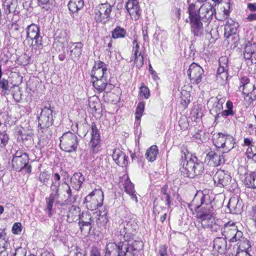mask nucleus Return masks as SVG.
<instances>
[{
	"mask_svg": "<svg viewBox=\"0 0 256 256\" xmlns=\"http://www.w3.org/2000/svg\"><path fill=\"white\" fill-rule=\"evenodd\" d=\"M214 212L209 208L196 212L197 221L195 223L198 235L204 237L206 234V228H208L212 232H217L220 226V220H215Z\"/></svg>",
	"mask_w": 256,
	"mask_h": 256,
	"instance_id": "1",
	"label": "nucleus"
},
{
	"mask_svg": "<svg viewBox=\"0 0 256 256\" xmlns=\"http://www.w3.org/2000/svg\"><path fill=\"white\" fill-rule=\"evenodd\" d=\"M138 228L136 216L128 214L122 220L112 233L114 238L124 240H133Z\"/></svg>",
	"mask_w": 256,
	"mask_h": 256,
	"instance_id": "2",
	"label": "nucleus"
},
{
	"mask_svg": "<svg viewBox=\"0 0 256 256\" xmlns=\"http://www.w3.org/2000/svg\"><path fill=\"white\" fill-rule=\"evenodd\" d=\"M182 156L180 164L182 165L180 168L182 175L190 178L202 174L204 170V164L194 154L184 153Z\"/></svg>",
	"mask_w": 256,
	"mask_h": 256,
	"instance_id": "3",
	"label": "nucleus"
},
{
	"mask_svg": "<svg viewBox=\"0 0 256 256\" xmlns=\"http://www.w3.org/2000/svg\"><path fill=\"white\" fill-rule=\"evenodd\" d=\"M116 242L120 256H134L143 248L142 240H124L113 237Z\"/></svg>",
	"mask_w": 256,
	"mask_h": 256,
	"instance_id": "4",
	"label": "nucleus"
},
{
	"mask_svg": "<svg viewBox=\"0 0 256 256\" xmlns=\"http://www.w3.org/2000/svg\"><path fill=\"white\" fill-rule=\"evenodd\" d=\"M188 12L192 14H196V18L203 22H206L212 18L216 14V10L209 3H205L198 7L194 3L190 4L188 8Z\"/></svg>",
	"mask_w": 256,
	"mask_h": 256,
	"instance_id": "5",
	"label": "nucleus"
},
{
	"mask_svg": "<svg viewBox=\"0 0 256 256\" xmlns=\"http://www.w3.org/2000/svg\"><path fill=\"white\" fill-rule=\"evenodd\" d=\"M26 40L34 49H40L42 47V37L40 32V26L34 24H32L26 28Z\"/></svg>",
	"mask_w": 256,
	"mask_h": 256,
	"instance_id": "6",
	"label": "nucleus"
},
{
	"mask_svg": "<svg viewBox=\"0 0 256 256\" xmlns=\"http://www.w3.org/2000/svg\"><path fill=\"white\" fill-rule=\"evenodd\" d=\"M213 142L217 148H222V153L230 152L234 148L236 141L234 137L228 134L218 133L214 136Z\"/></svg>",
	"mask_w": 256,
	"mask_h": 256,
	"instance_id": "7",
	"label": "nucleus"
},
{
	"mask_svg": "<svg viewBox=\"0 0 256 256\" xmlns=\"http://www.w3.org/2000/svg\"><path fill=\"white\" fill-rule=\"evenodd\" d=\"M60 140V146L63 151L69 153L76 151L80 140L76 134L70 131L65 132Z\"/></svg>",
	"mask_w": 256,
	"mask_h": 256,
	"instance_id": "8",
	"label": "nucleus"
},
{
	"mask_svg": "<svg viewBox=\"0 0 256 256\" xmlns=\"http://www.w3.org/2000/svg\"><path fill=\"white\" fill-rule=\"evenodd\" d=\"M28 160L29 156L26 153L17 151L12 159V166L17 172L24 170L30 174L32 172V166L28 164Z\"/></svg>",
	"mask_w": 256,
	"mask_h": 256,
	"instance_id": "9",
	"label": "nucleus"
},
{
	"mask_svg": "<svg viewBox=\"0 0 256 256\" xmlns=\"http://www.w3.org/2000/svg\"><path fill=\"white\" fill-rule=\"evenodd\" d=\"M103 200V192L100 190H94L85 198L84 204L88 210H94L102 206Z\"/></svg>",
	"mask_w": 256,
	"mask_h": 256,
	"instance_id": "10",
	"label": "nucleus"
},
{
	"mask_svg": "<svg viewBox=\"0 0 256 256\" xmlns=\"http://www.w3.org/2000/svg\"><path fill=\"white\" fill-rule=\"evenodd\" d=\"M222 233L230 242H236L240 240L243 236L242 232L238 230V226L232 221H229L224 224Z\"/></svg>",
	"mask_w": 256,
	"mask_h": 256,
	"instance_id": "11",
	"label": "nucleus"
},
{
	"mask_svg": "<svg viewBox=\"0 0 256 256\" xmlns=\"http://www.w3.org/2000/svg\"><path fill=\"white\" fill-rule=\"evenodd\" d=\"M112 6L108 3L102 4L96 6L94 18L96 22L106 23L110 19Z\"/></svg>",
	"mask_w": 256,
	"mask_h": 256,
	"instance_id": "12",
	"label": "nucleus"
},
{
	"mask_svg": "<svg viewBox=\"0 0 256 256\" xmlns=\"http://www.w3.org/2000/svg\"><path fill=\"white\" fill-rule=\"evenodd\" d=\"M52 112L53 110L50 105L48 106H45L42 109L40 114L38 117V128L43 130L49 128L52 124L54 120Z\"/></svg>",
	"mask_w": 256,
	"mask_h": 256,
	"instance_id": "13",
	"label": "nucleus"
},
{
	"mask_svg": "<svg viewBox=\"0 0 256 256\" xmlns=\"http://www.w3.org/2000/svg\"><path fill=\"white\" fill-rule=\"evenodd\" d=\"M190 82L194 84H199L204 76V70L198 64L192 63L187 72Z\"/></svg>",
	"mask_w": 256,
	"mask_h": 256,
	"instance_id": "14",
	"label": "nucleus"
},
{
	"mask_svg": "<svg viewBox=\"0 0 256 256\" xmlns=\"http://www.w3.org/2000/svg\"><path fill=\"white\" fill-rule=\"evenodd\" d=\"M188 14L192 34L196 37L202 36L204 33L202 20L196 18V14Z\"/></svg>",
	"mask_w": 256,
	"mask_h": 256,
	"instance_id": "15",
	"label": "nucleus"
},
{
	"mask_svg": "<svg viewBox=\"0 0 256 256\" xmlns=\"http://www.w3.org/2000/svg\"><path fill=\"white\" fill-rule=\"evenodd\" d=\"M4 16L6 18H12L14 15H18L20 13V8L18 6V0H2Z\"/></svg>",
	"mask_w": 256,
	"mask_h": 256,
	"instance_id": "16",
	"label": "nucleus"
},
{
	"mask_svg": "<svg viewBox=\"0 0 256 256\" xmlns=\"http://www.w3.org/2000/svg\"><path fill=\"white\" fill-rule=\"evenodd\" d=\"M228 59L226 57H222L219 60L220 66L216 74V80L222 85L224 84L228 78Z\"/></svg>",
	"mask_w": 256,
	"mask_h": 256,
	"instance_id": "17",
	"label": "nucleus"
},
{
	"mask_svg": "<svg viewBox=\"0 0 256 256\" xmlns=\"http://www.w3.org/2000/svg\"><path fill=\"white\" fill-rule=\"evenodd\" d=\"M213 180L216 186L224 188L230 184L232 178L228 172L219 170L214 174Z\"/></svg>",
	"mask_w": 256,
	"mask_h": 256,
	"instance_id": "18",
	"label": "nucleus"
},
{
	"mask_svg": "<svg viewBox=\"0 0 256 256\" xmlns=\"http://www.w3.org/2000/svg\"><path fill=\"white\" fill-rule=\"evenodd\" d=\"M243 55L246 60L250 61L251 64H256V43L252 41L246 42L244 46Z\"/></svg>",
	"mask_w": 256,
	"mask_h": 256,
	"instance_id": "19",
	"label": "nucleus"
},
{
	"mask_svg": "<svg viewBox=\"0 0 256 256\" xmlns=\"http://www.w3.org/2000/svg\"><path fill=\"white\" fill-rule=\"evenodd\" d=\"M207 191H198L194 196L192 200V202L196 203V208L198 209L201 206L205 204L208 206L210 204V207L212 208V200L210 196L206 194Z\"/></svg>",
	"mask_w": 256,
	"mask_h": 256,
	"instance_id": "20",
	"label": "nucleus"
},
{
	"mask_svg": "<svg viewBox=\"0 0 256 256\" xmlns=\"http://www.w3.org/2000/svg\"><path fill=\"white\" fill-rule=\"evenodd\" d=\"M125 8L131 18L137 20L141 14V10L137 0H128L126 3Z\"/></svg>",
	"mask_w": 256,
	"mask_h": 256,
	"instance_id": "21",
	"label": "nucleus"
},
{
	"mask_svg": "<svg viewBox=\"0 0 256 256\" xmlns=\"http://www.w3.org/2000/svg\"><path fill=\"white\" fill-rule=\"evenodd\" d=\"M225 102V98H218V97L212 98L208 101V104L210 107V112L214 116L215 122L217 115L221 112L223 110V104Z\"/></svg>",
	"mask_w": 256,
	"mask_h": 256,
	"instance_id": "22",
	"label": "nucleus"
},
{
	"mask_svg": "<svg viewBox=\"0 0 256 256\" xmlns=\"http://www.w3.org/2000/svg\"><path fill=\"white\" fill-rule=\"evenodd\" d=\"M60 198V195L51 193L48 198H46V208L45 209L46 213L49 218H51L52 216V207L54 203L60 206H63L64 204L58 200Z\"/></svg>",
	"mask_w": 256,
	"mask_h": 256,
	"instance_id": "23",
	"label": "nucleus"
},
{
	"mask_svg": "<svg viewBox=\"0 0 256 256\" xmlns=\"http://www.w3.org/2000/svg\"><path fill=\"white\" fill-rule=\"evenodd\" d=\"M61 187L65 192L64 194V198L62 199L64 200V202L67 203H74L78 198V191L72 192L70 186L65 182L62 184Z\"/></svg>",
	"mask_w": 256,
	"mask_h": 256,
	"instance_id": "24",
	"label": "nucleus"
},
{
	"mask_svg": "<svg viewBox=\"0 0 256 256\" xmlns=\"http://www.w3.org/2000/svg\"><path fill=\"white\" fill-rule=\"evenodd\" d=\"M112 157L114 162L120 166L126 167L128 164V156L119 148H114Z\"/></svg>",
	"mask_w": 256,
	"mask_h": 256,
	"instance_id": "25",
	"label": "nucleus"
},
{
	"mask_svg": "<svg viewBox=\"0 0 256 256\" xmlns=\"http://www.w3.org/2000/svg\"><path fill=\"white\" fill-rule=\"evenodd\" d=\"M206 160L208 164L212 166H217L224 163V159L222 154L214 151L210 152L206 156Z\"/></svg>",
	"mask_w": 256,
	"mask_h": 256,
	"instance_id": "26",
	"label": "nucleus"
},
{
	"mask_svg": "<svg viewBox=\"0 0 256 256\" xmlns=\"http://www.w3.org/2000/svg\"><path fill=\"white\" fill-rule=\"evenodd\" d=\"M254 88V84L250 82L238 90L242 92L244 100H248L250 103H251L252 102L256 100Z\"/></svg>",
	"mask_w": 256,
	"mask_h": 256,
	"instance_id": "27",
	"label": "nucleus"
},
{
	"mask_svg": "<svg viewBox=\"0 0 256 256\" xmlns=\"http://www.w3.org/2000/svg\"><path fill=\"white\" fill-rule=\"evenodd\" d=\"M91 140L90 146L92 148V150L93 152H96V148L98 146L100 142V131L97 128L96 123L92 122L91 125Z\"/></svg>",
	"mask_w": 256,
	"mask_h": 256,
	"instance_id": "28",
	"label": "nucleus"
},
{
	"mask_svg": "<svg viewBox=\"0 0 256 256\" xmlns=\"http://www.w3.org/2000/svg\"><path fill=\"white\" fill-rule=\"evenodd\" d=\"M83 44L82 42H72L70 46V56L71 59L75 62L79 60L82 54Z\"/></svg>",
	"mask_w": 256,
	"mask_h": 256,
	"instance_id": "29",
	"label": "nucleus"
},
{
	"mask_svg": "<svg viewBox=\"0 0 256 256\" xmlns=\"http://www.w3.org/2000/svg\"><path fill=\"white\" fill-rule=\"evenodd\" d=\"M214 248L220 254L226 253L227 250V242L225 238L217 237L213 242Z\"/></svg>",
	"mask_w": 256,
	"mask_h": 256,
	"instance_id": "30",
	"label": "nucleus"
},
{
	"mask_svg": "<svg viewBox=\"0 0 256 256\" xmlns=\"http://www.w3.org/2000/svg\"><path fill=\"white\" fill-rule=\"evenodd\" d=\"M84 6V0H70L68 4V10L73 18H74V14L82 10Z\"/></svg>",
	"mask_w": 256,
	"mask_h": 256,
	"instance_id": "31",
	"label": "nucleus"
},
{
	"mask_svg": "<svg viewBox=\"0 0 256 256\" xmlns=\"http://www.w3.org/2000/svg\"><path fill=\"white\" fill-rule=\"evenodd\" d=\"M85 178L80 172H75L70 178V184L76 191L80 190Z\"/></svg>",
	"mask_w": 256,
	"mask_h": 256,
	"instance_id": "32",
	"label": "nucleus"
},
{
	"mask_svg": "<svg viewBox=\"0 0 256 256\" xmlns=\"http://www.w3.org/2000/svg\"><path fill=\"white\" fill-rule=\"evenodd\" d=\"M80 210L78 206H72L68 210L67 214V222L71 223L79 220Z\"/></svg>",
	"mask_w": 256,
	"mask_h": 256,
	"instance_id": "33",
	"label": "nucleus"
},
{
	"mask_svg": "<svg viewBox=\"0 0 256 256\" xmlns=\"http://www.w3.org/2000/svg\"><path fill=\"white\" fill-rule=\"evenodd\" d=\"M92 82L94 88L100 94L104 90L108 83V78H92Z\"/></svg>",
	"mask_w": 256,
	"mask_h": 256,
	"instance_id": "34",
	"label": "nucleus"
},
{
	"mask_svg": "<svg viewBox=\"0 0 256 256\" xmlns=\"http://www.w3.org/2000/svg\"><path fill=\"white\" fill-rule=\"evenodd\" d=\"M124 191L130 196L131 198L134 200L136 202H138L137 196L136 194V191L134 188V184L130 182L128 178L124 182Z\"/></svg>",
	"mask_w": 256,
	"mask_h": 256,
	"instance_id": "35",
	"label": "nucleus"
},
{
	"mask_svg": "<svg viewBox=\"0 0 256 256\" xmlns=\"http://www.w3.org/2000/svg\"><path fill=\"white\" fill-rule=\"evenodd\" d=\"M97 216L98 217L96 218V225L102 230H106L108 222L107 212L100 211L99 214Z\"/></svg>",
	"mask_w": 256,
	"mask_h": 256,
	"instance_id": "36",
	"label": "nucleus"
},
{
	"mask_svg": "<svg viewBox=\"0 0 256 256\" xmlns=\"http://www.w3.org/2000/svg\"><path fill=\"white\" fill-rule=\"evenodd\" d=\"M233 104L231 101L228 100L226 103V109L219 113L217 115L216 120H219L220 117L227 118L229 116H233L235 114L236 112L233 110Z\"/></svg>",
	"mask_w": 256,
	"mask_h": 256,
	"instance_id": "37",
	"label": "nucleus"
},
{
	"mask_svg": "<svg viewBox=\"0 0 256 256\" xmlns=\"http://www.w3.org/2000/svg\"><path fill=\"white\" fill-rule=\"evenodd\" d=\"M104 256H120L116 242L108 243L105 248Z\"/></svg>",
	"mask_w": 256,
	"mask_h": 256,
	"instance_id": "38",
	"label": "nucleus"
},
{
	"mask_svg": "<svg viewBox=\"0 0 256 256\" xmlns=\"http://www.w3.org/2000/svg\"><path fill=\"white\" fill-rule=\"evenodd\" d=\"M228 207L232 212L238 214L241 212L242 204L238 198H234L230 200Z\"/></svg>",
	"mask_w": 256,
	"mask_h": 256,
	"instance_id": "39",
	"label": "nucleus"
},
{
	"mask_svg": "<svg viewBox=\"0 0 256 256\" xmlns=\"http://www.w3.org/2000/svg\"><path fill=\"white\" fill-rule=\"evenodd\" d=\"M238 27V23L226 22L224 26V36L228 38L230 36L236 34Z\"/></svg>",
	"mask_w": 256,
	"mask_h": 256,
	"instance_id": "40",
	"label": "nucleus"
},
{
	"mask_svg": "<svg viewBox=\"0 0 256 256\" xmlns=\"http://www.w3.org/2000/svg\"><path fill=\"white\" fill-rule=\"evenodd\" d=\"M244 182L247 188H256V182H255L254 172H251L250 174H246Z\"/></svg>",
	"mask_w": 256,
	"mask_h": 256,
	"instance_id": "41",
	"label": "nucleus"
},
{
	"mask_svg": "<svg viewBox=\"0 0 256 256\" xmlns=\"http://www.w3.org/2000/svg\"><path fill=\"white\" fill-rule=\"evenodd\" d=\"M8 238L4 230H0V254L4 252L8 248Z\"/></svg>",
	"mask_w": 256,
	"mask_h": 256,
	"instance_id": "42",
	"label": "nucleus"
},
{
	"mask_svg": "<svg viewBox=\"0 0 256 256\" xmlns=\"http://www.w3.org/2000/svg\"><path fill=\"white\" fill-rule=\"evenodd\" d=\"M92 78H108L109 72L106 69H92L91 71Z\"/></svg>",
	"mask_w": 256,
	"mask_h": 256,
	"instance_id": "43",
	"label": "nucleus"
},
{
	"mask_svg": "<svg viewBox=\"0 0 256 256\" xmlns=\"http://www.w3.org/2000/svg\"><path fill=\"white\" fill-rule=\"evenodd\" d=\"M158 153V147L153 145L148 149L146 153V158L149 162H152L156 159Z\"/></svg>",
	"mask_w": 256,
	"mask_h": 256,
	"instance_id": "44",
	"label": "nucleus"
},
{
	"mask_svg": "<svg viewBox=\"0 0 256 256\" xmlns=\"http://www.w3.org/2000/svg\"><path fill=\"white\" fill-rule=\"evenodd\" d=\"M81 232L84 234H89L93 227L94 224L89 222L79 220L78 222Z\"/></svg>",
	"mask_w": 256,
	"mask_h": 256,
	"instance_id": "45",
	"label": "nucleus"
},
{
	"mask_svg": "<svg viewBox=\"0 0 256 256\" xmlns=\"http://www.w3.org/2000/svg\"><path fill=\"white\" fill-rule=\"evenodd\" d=\"M126 34V30L120 26H116L112 32V38L114 39L124 38Z\"/></svg>",
	"mask_w": 256,
	"mask_h": 256,
	"instance_id": "46",
	"label": "nucleus"
},
{
	"mask_svg": "<svg viewBox=\"0 0 256 256\" xmlns=\"http://www.w3.org/2000/svg\"><path fill=\"white\" fill-rule=\"evenodd\" d=\"M239 240V246L237 248V250L246 251L247 252L250 253V252L252 250V246L250 242L248 240L244 238H243L242 240Z\"/></svg>",
	"mask_w": 256,
	"mask_h": 256,
	"instance_id": "47",
	"label": "nucleus"
},
{
	"mask_svg": "<svg viewBox=\"0 0 256 256\" xmlns=\"http://www.w3.org/2000/svg\"><path fill=\"white\" fill-rule=\"evenodd\" d=\"M144 106L145 104L143 102H139L138 104L135 112V116L136 119V123H137L138 124H139L140 122V119L144 112Z\"/></svg>",
	"mask_w": 256,
	"mask_h": 256,
	"instance_id": "48",
	"label": "nucleus"
},
{
	"mask_svg": "<svg viewBox=\"0 0 256 256\" xmlns=\"http://www.w3.org/2000/svg\"><path fill=\"white\" fill-rule=\"evenodd\" d=\"M50 178V174L46 171L41 172L38 176L39 181L44 185H47Z\"/></svg>",
	"mask_w": 256,
	"mask_h": 256,
	"instance_id": "49",
	"label": "nucleus"
},
{
	"mask_svg": "<svg viewBox=\"0 0 256 256\" xmlns=\"http://www.w3.org/2000/svg\"><path fill=\"white\" fill-rule=\"evenodd\" d=\"M132 58L134 59V64L136 67L140 69L144 64V56L142 54V52H140L136 56H132Z\"/></svg>",
	"mask_w": 256,
	"mask_h": 256,
	"instance_id": "50",
	"label": "nucleus"
},
{
	"mask_svg": "<svg viewBox=\"0 0 256 256\" xmlns=\"http://www.w3.org/2000/svg\"><path fill=\"white\" fill-rule=\"evenodd\" d=\"M62 184H60V182L52 181V184L50 186L52 192L51 193L60 195V186Z\"/></svg>",
	"mask_w": 256,
	"mask_h": 256,
	"instance_id": "51",
	"label": "nucleus"
},
{
	"mask_svg": "<svg viewBox=\"0 0 256 256\" xmlns=\"http://www.w3.org/2000/svg\"><path fill=\"white\" fill-rule=\"evenodd\" d=\"M139 94L140 96L146 99H148L150 96V92L148 88L142 84L140 88Z\"/></svg>",
	"mask_w": 256,
	"mask_h": 256,
	"instance_id": "52",
	"label": "nucleus"
},
{
	"mask_svg": "<svg viewBox=\"0 0 256 256\" xmlns=\"http://www.w3.org/2000/svg\"><path fill=\"white\" fill-rule=\"evenodd\" d=\"M79 220L89 222L90 223L94 224V218L91 216L90 214H88V212H82V214L80 215Z\"/></svg>",
	"mask_w": 256,
	"mask_h": 256,
	"instance_id": "53",
	"label": "nucleus"
},
{
	"mask_svg": "<svg viewBox=\"0 0 256 256\" xmlns=\"http://www.w3.org/2000/svg\"><path fill=\"white\" fill-rule=\"evenodd\" d=\"M8 136L5 132L0 133V146H4L8 144Z\"/></svg>",
	"mask_w": 256,
	"mask_h": 256,
	"instance_id": "54",
	"label": "nucleus"
},
{
	"mask_svg": "<svg viewBox=\"0 0 256 256\" xmlns=\"http://www.w3.org/2000/svg\"><path fill=\"white\" fill-rule=\"evenodd\" d=\"M133 44V47H132V56H136L139 54L140 52H140V46L138 42V40L136 38H134V40L132 42Z\"/></svg>",
	"mask_w": 256,
	"mask_h": 256,
	"instance_id": "55",
	"label": "nucleus"
},
{
	"mask_svg": "<svg viewBox=\"0 0 256 256\" xmlns=\"http://www.w3.org/2000/svg\"><path fill=\"white\" fill-rule=\"evenodd\" d=\"M250 82V78L246 76H243L240 78V85L238 86V90L243 88L248 84Z\"/></svg>",
	"mask_w": 256,
	"mask_h": 256,
	"instance_id": "56",
	"label": "nucleus"
},
{
	"mask_svg": "<svg viewBox=\"0 0 256 256\" xmlns=\"http://www.w3.org/2000/svg\"><path fill=\"white\" fill-rule=\"evenodd\" d=\"M22 230V224L20 222L14 223L12 228V232L14 234H20Z\"/></svg>",
	"mask_w": 256,
	"mask_h": 256,
	"instance_id": "57",
	"label": "nucleus"
},
{
	"mask_svg": "<svg viewBox=\"0 0 256 256\" xmlns=\"http://www.w3.org/2000/svg\"><path fill=\"white\" fill-rule=\"evenodd\" d=\"M225 6H224V14L228 16L229 15L230 8V0H226L224 2Z\"/></svg>",
	"mask_w": 256,
	"mask_h": 256,
	"instance_id": "58",
	"label": "nucleus"
},
{
	"mask_svg": "<svg viewBox=\"0 0 256 256\" xmlns=\"http://www.w3.org/2000/svg\"><path fill=\"white\" fill-rule=\"evenodd\" d=\"M106 69L107 68L106 64L101 62L98 61L97 62H95V64L93 66L92 69Z\"/></svg>",
	"mask_w": 256,
	"mask_h": 256,
	"instance_id": "59",
	"label": "nucleus"
},
{
	"mask_svg": "<svg viewBox=\"0 0 256 256\" xmlns=\"http://www.w3.org/2000/svg\"><path fill=\"white\" fill-rule=\"evenodd\" d=\"M11 256H26V252L21 248L14 250V252Z\"/></svg>",
	"mask_w": 256,
	"mask_h": 256,
	"instance_id": "60",
	"label": "nucleus"
},
{
	"mask_svg": "<svg viewBox=\"0 0 256 256\" xmlns=\"http://www.w3.org/2000/svg\"><path fill=\"white\" fill-rule=\"evenodd\" d=\"M158 254L160 256H168L167 248L165 245H162L160 246Z\"/></svg>",
	"mask_w": 256,
	"mask_h": 256,
	"instance_id": "61",
	"label": "nucleus"
},
{
	"mask_svg": "<svg viewBox=\"0 0 256 256\" xmlns=\"http://www.w3.org/2000/svg\"><path fill=\"white\" fill-rule=\"evenodd\" d=\"M92 100V98H90L89 100V106L90 108L94 109L96 111L98 106H99V104L97 102H95L94 100Z\"/></svg>",
	"mask_w": 256,
	"mask_h": 256,
	"instance_id": "62",
	"label": "nucleus"
},
{
	"mask_svg": "<svg viewBox=\"0 0 256 256\" xmlns=\"http://www.w3.org/2000/svg\"><path fill=\"white\" fill-rule=\"evenodd\" d=\"M90 256H101L100 250L96 247H93L90 252Z\"/></svg>",
	"mask_w": 256,
	"mask_h": 256,
	"instance_id": "63",
	"label": "nucleus"
},
{
	"mask_svg": "<svg viewBox=\"0 0 256 256\" xmlns=\"http://www.w3.org/2000/svg\"><path fill=\"white\" fill-rule=\"evenodd\" d=\"M234 256H252V255L246 251L237 250Z\"/></svg>",
	"mask_w": 256,
	"mask_h": 256,
	"instance_id": "64",
	"label": "nucleus"
}]
</instances>
